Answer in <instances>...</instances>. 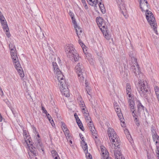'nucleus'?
<instances>
[{
	"label": "nucleus",
	"mask_w": 159,
	"mask_h": 159,
	"mask_svg": "<svg viewBox=\"0 0 159 159\" xmlns=\"http://www.w3.org/2000/svg\"><path fill=\"white\" fill-rule=\"evenodd\" d=\"M132 90L131 86L129 83H127L126 85V93L127 98L129 100V107L131 111L132 112V115L134 117H135V120H137L136 117H135L137 116L135 113V110H134V102L133 100V96L132 94ZM137 122L138 120H136Z\"/></svg>",
	"instance_id": "nucleus-1"
},
{
	"label": "nucleus",
	"mask_w": 159,
	"mask_h": 159,
	"mask_svg": "<svg viewBox=\"0 0 159 159\" xmlns=\"http://www.w3.org/2000/svg\"><path fill=\"white\" fill-rule=\"evenodd\" d=\"M10 53L13 62L14 64L15 67L18 72L19 75L21 77H23L24 76V74L18 61V59L17 55L16 50L15 46H13L12 48L10 49Z\"/></svg>",
	"instance_id": "nucleus-2"
},
{
	"label": "nucleus",
	"mask_w": 159,
	"mask_h": 159,
	"mask_svg": "<svg viewBox=\"0 0 159 159\" xmlns=\"http://www.w3.org/2000/svg\"><path fill=\"white\" fill-rule=\"evenodd\" d=\"M108 134L109 139L111 143L112 147L116 149H119L120 144L119 139L114 129L111 128H109L107 130Z\"/></svg>",
	"instance_id": "nucleus-3"
},
{
	"label": "nucleus",
	"mask_w": 159,
	"mask_h": 159,
	"mask_svg": "<svg viewBox=\"0 0 159 159\" xmlns=\"http://www.w3.org/2000/svg\"><path fill=\"white\" fill-rule=\"evenodd\" d=\"M65 52L67 56L71 59H74L75 61L79 60V55L76 53V51L72 44H67L65 47Z\"/></svg>",
	"instance_id": "nucleus-4"
},
{
	"label": "nucleus",
	"mask_w": 159,
	"mask_h": 159,
	"mask_svg": "<svg viewBox=\"0 0 159 159\" xmlns=\"http://www.w3.org/2000/svg\"><path fill=\"white\" fill-rule=\"evenodd\" d=\"M137 89L141 96L146 98L147 96V93L149 90V88L146 80H140L138 84Z\"/></svg>",
	"instance_id": "nucleus-5"
},
{
	"label": "nucleus",
	"mask_w": 159,
	"mask_h": 159,
	"mask_svg": "<svg viewBox=\"0 0 159 159\" xmlns=\"http://www.w3.org/2000/svg\"><path fill=\"white\" fill-rule=\"evenodd\" d=\"M23 135L25 139V141L27 145L29 151H30V152L28 153L30 156V157L32 155L36 156L37 154V152L36 148L33 146L32 144L30 143V141L29 139V137L28 136V134L27 133L26 130L23 131Z\"/></svg>",
	"instance_id": "nucleus-6"
},
{
	"label": "nucleus",
	"mask_w": 159,
	"mask_h": 159,
	"mask_svg": "<svg viewBox=\"0 0 159 159\" xmlns=\"http://www.w3.org/2000/svg\"><path fill=\"white\" fill-rule=\"evenodd\" d=\"M97 23L102 32L104 36L107 39L110 38V35L108 33V30L107 26L105 25L103 20L101 17H97Z\"/></svg>",
	"instance_id": "nucleus-7"
},
{
	"label": "nucleus",
	"mask_w": 159,
	"mask_h": 159,
	"mask_svg": "<svg viewBox=\"0 0 159 159\" xmlns=\"http://www.w3.org/2000/svg\"><path fill=\"white\" fill-rule=\"evenodd\" d=\"M148 6L147 7V9H144L143 11H146V19L151 25L152 28H153L156 34H157V31L156 29V26L157 25L155 22V19L152 13L150 11L148 10ZM144 10V9H143Z\"/></svg>",
	"instance_id": "nucleus-8"
},
{
	"label": "nucleus",
	"mask_w": 159,
	"mask_h": 159,
	"mask_svg": "<svg viewBox=\"0 0 159 159\" xmlns=\"http://www.w3.org/2000/svg\"><path fill=\"white\" fill-rule=\"evenodd\" d=\"M75 70L78 74L79 80L81 82L84 81L86 76L84 72V67L81 63H78L75 67Z\"/></svg>",
	"instance_id": "nucleus-9"
},
{
	"label": "nucleus",
	"mask_w": 159,
	"mask_h": 159,
	"mask_svg": "<svg viewBox=\"0 0 159 159\" xmlns=\"http://www.w3.org/2000/svg\"><path fill=\"white\" fill-rule=\"evenodd\" d=\"M59 82L61 91L63 95L66 97L70 96L69 91L66 83L65 80L63 79L58 81Z\"/></svg>",
	"instance_id": "nucleus-10"
},
{
	"label": "nucleus",
	"mask_w": 159,
	"mask_h": 159,
	"mask_svg": "<svg viewBox=\"0 0 159 159\" xmlns=\"http://www.w3.org/2000/svg\"><path fill=\"white\" fill-rule=\"evenodd\" d=\"M52 65L56 75V77L57 79L58 80H61L63 79V75L58 68L57 63L55 62H53Z\"/></svg>",
	"instance_id": "nucleus-11"
},
{
	"label": "nucleus",
	"mask_w": 159,
	"mask_h": 159,
	"mask_svg": "<svg viewBox=\"0 0 159 159\" xmlns=\"http://www.w3.org/2000/svg\"><path fill=\"white\" fill-rule=\"evenodd\" d=\"M151 132L153 141L155 142V144L157 148V147L159 146V136L157 135L153 126L151 127Z\"/></svg>",
	"instance_id": "nucleus-12"
},
{
	"label": "nucleus",
	"mask_w": 159,
	"mask_h": 159,
	"mask_svg": "<svg viewBox=\"0 0 159 159\" xmlns=\"http://www.w3.org/2000/svg\"><path fill=\"white\" fill-rule=\"evenodd\" d=\"M131 68L132 71L134 73L135 75H139L140 73V71L137 63V59H134V62Z\"/></svg>",
	"instance_id": "nucleus-13"
},
{
	"label": "nucleus",
	"mask_w": 159,
	"mask_h": 159,
	"mask_svg": "<svg viewBox=\"0 0 159 159\" xmlns=\"http://www.w3.org/2000/svg\"><path fill=\"white\" fill-rule=\"evenodd\" d=\"M116 1L119 5V8H120V13L124 16L125 17L127 18L126 10L122 0H116Z\"/></svg>",
	"instance_id": "nucleus-14"
},
{
	"label": "nucleus",
	"mask_w": 159,
	"mask_h": 159,
	"mask_svg": "<svg viewBox=\"0 0 159 159\" xmlns=\"http://www.w3.org/2000/svg\"><path fill=\"white\" fill-rule=\"evenodd\" d=\"M88 123V125L90 130L91 131L93 135V138L94 139H97V134L96 133V131L95 129L94 126L93 125L92 121H89Z\"/></svg>",
	"instance_id": "nucleus-15"
},
{
	"label": "nucleus",
	"mask_w": 159,
	"mask_h": 159,
	"mask_svg": "<svg viewBox=\"0 0 159 159\" xmlns=\"http://www.w3.org/2000/svg\"><path fill=\"white\" fill-rule=\"evenodd\" d=\"M37 148L39 150H41L44 153V146L42 144L41 140L39 139H37L35 143Z\"/></svg>",
	"instance_id": "nucleus-16"
},
{
	"label": "nucleus",
	"mask_w": 159,
	"mask_h": 159,
	"mask_svg": "<svg viewBox=\"0 0 159 159\" xmlns=\"http://www.w3.org/2000/svg\"><path fill=\"white\" fill-rule=\"evenodd\" d=\"M139 2L140 7L142 11L146 9L148 6V2L146 0H138Z\"/></svg>",
	"instance_id": "nucleus-17"
},
{
	"label": "nucleus",
	"mask_w": 159,
	"mask_h": 159,
	"mask_svg": "<svg viewBox=\"0 0 159 159\" xmlns=\"http://www.w3.org/2000/svg\"><path fill=\"white\" fill-rule=\"evenodd\" d=\"M115 159H125L119 149L114 150Z\"/></svg>",
	"instance_id": "nucleus-18"
},
{
	"label": "nucleus",
	"mask_w": 159,
	"mask_h": 159,
	"mask_svg": "<svg viewBox=\"0 0 159 159\" xmlns=\"http://www.w3.org/2000/svg\"><path fill=\"white\" fill-rule=\"evenodd\" d=\"M101 151L103 159L105 157H109V153L105 147L103 146L101 147Z\"/></svg>",
	"instance_id": "nucleus-19"
},
{
	"label": "nucleus",
	"mask_w": 159,
	"mask_h": 159,
	"mask_svg": "<svg viewBox=\"0 0 159 159\" xmlns=\"http://www.w3.org/2000/svg\"><path fill=\"white\" fill-rule=\"evenodd\" d=\"M74 116L76 120L78 125L82 130H83L84 129V128L82 125L81 121L76 113H75L74 114Z\"/></svg>",
	"instance_id": "nucleus-20"
},
{
	"label": "nucleus",
	"mask_w": 159,
	"mask_h": 159,
	"mask_svg": "<svg viewBox=\"0 0 159 159\" xmlns=\"http://www.w3.org/2000/svg\"><path fill=\"white\" fill-rule=\"evenodd\" d=\"M116 111L117 113L118 116L120 121L124 122V118H123V115L121 112L120 110L118 107L116 109Z\"/></svg>",
	"instance_id": "nucleus-21"
},
{
	"label": "nucleus",
	"mask_w": 159,
	"mask_h": 159,
	"mask_svg": "<svg viewBox=\"0 0 159 159\" xmlns=\"http://www.w3.org/2000/svg\"><path fill=\"white\" fill-rule=\"evenodd\" d=\"M144 107L142 105V104L139 103L138 105V114L139 115L141 113H143L144 112Z\"/></svg>",
	"instance_id": "nucleus-22"
},
{
	"label": "nucleus",
	"mask_w": 159,
	"mask_h": 159,
	"mask_svg": "<svg viewBox=\"0 0 159 159\" xmlns=\"http://www.w3.org/2000/svg\"><path fill=\"white\" fill-rule=\"evenodd\" d=\"M80 135L82 140V141L81 142V143L82 148L84 150L86 151V149H87V145L84 141V138L83 137H82L80 134Z\"/></svg>",
	"instance_id": "nucleus-23"
},
{
	"label": "nucleus",
	"mask_w": 159,
	"mask_h": 159,
	"mask_svg": "<svg viewBox=\"0 0 159 159\" xmlns=\"http://www.w3.org/2000/svg\"><path fill=\"white\" fill-rule=\"evenodd\" d=\"M51 153L52 156L54 159H60L58 153L55 150H52L51 151Z\"/></svg>",
	"instance_id": "nucleus-24"
},
{
	"label": "nucleus",
	"mask_w": 159,
	"mask_h": 159,
	"mask_svg": "<svg viewBox=\"0 0 159 159\" xmlns=\"http://www.w3.org/2000/svg\"><path fill=\"white\" fill-rule=\"evenodd\" d=\"M78 102L81 108L84 107L85 105L84 103L80 97H79L78 99Z\"/></svg>",
	"instance_id": "nucleus-25"
},
{
	"label": "nucleus",
	"mask_w": 159,
	"mask_h": 159,
	"mask_svg": "<svg viewBox=\"0 0 159 159\" xmlns=\"http://www.w3.org/2000/svg\"><path fill=\"white\" fill-rule=\"evenodd\" d=\"M75 29V30L76 32V34L78 37L79 38H80V34L82 32V30H81L78 25H77V27H74Z\"/></svg>",
	"instance_id": "nucleus-26"
},
{
	"label": "nucleus",
	"mask_w": 159,
	"mask_h": 159,
	"mask_svg": "<svg viewBox=\"0 0 159 159\" xmlns=\"http://www.w3.org/2000/svg\"><path fill=\"white\" fill-rule=\"evenodd\" d=\"M1 23L2 26V28L3 29V30L5 31L9 30V29L6 21L2 22Z\"/></svg>",
	"instance_id": "nucleus-27"
},
{
	"label": "nucleus",
	"mask_w": 159,
	"mask_h": 159,
	"mask_svg": "<svg viewBox=\"0 0 159 159\" xmlns=\"http://www.w3.org/2000/svg\"><path fill=\"white\" fill-rule=\"evenodd\" d=\"M129 55L131 57V62L133 63L134 62V59H137L135 57V54L132 51L130 52L129 53Z\"/></svg>",
	"instance_id": "nucleus-28"
},
{
	"label": "nucleus",
	"mask_w": 159,
	"mask_h": 159,
	"mask_svg": "<svg viewBox=\"0 0 159 159\" xmlns=\"http://www.w3.org/2000/svg\"><path fill=\"white\" fill-rule=\"evenodd\" d=\"M87 159H92V157L91 155L88 152V148L86 149V151L84 150Z\"/></svg>",
	"instance_id": "nucleus-29"
},
{
	"label": "nucleus",
	"mask_w": 159,
	"mask_h": 159,
	"mask_svg": "<svg viewBox=\"0 0 159 159\" xmlns=\"http://www.w3.org/2000/svg\"><path fill=\"white\" fill-rule=\"evenodd\" d=\"M81 110L84 116H86L89 113L88 110H87L86 107L82 108Z\"/></svg>",
	"instance_id": "nucleus-30"
},
{
	"label": "nucleus",
	"mask_w": 159,
	"mask_h": 159,
	"mask_svg": "<svg viewBox=\"0 0 159 159\" xmlns=\"http://www.w3.org/2000/svg\"><path fill=\"white\" fill-rule=\"evenodd\" d=\"M155 90L157 98H159V87L156 86L155 87Z\"/></svg>",
	"instance_id": "nucleus-31"
},
{
	"label": "nucleus",
	"mask_w": 159,
	"mask_h": 159,
	"mask_svg": "<svg viewBox=\"0 0 159 159\" xmlns=\"http://www.w3.org/2000/svg\"><path fill=\"white\" fill-rule=\"evenodd\" d=\"M61 128L62 129V130H63V132L65 131L66 130H66L68 129L67 128L66 126L65 123H64V122H61Z\"/></svg>",
	"instance_id": "nucleus-32"
},
{
	"label": "nucleus",
	"mask_w": 159,
	"mask_h": 159,
	"mask_svg": "<svg viewBox=\"0 0 159 159\" xmlns=\"http://www.w3.org/2000/svg\"><path fill=\"white\" fill-rule=\"evenodd\" d=\"M85 119L86 120L87 122H89V121H91L92 120L91 117L89 116V113L86 116H84Z\"/></svg>",
	"instance_id": "nucleus-33"
},
{
	"label": "nucleus",
	"mask_w": 159,
	"mask_h": 159,
	"mask_svg": "<svg viewBox=\"0 0 159 159\" xmlns=\"http://www.w3.org/2000/svg\"><path fill=\"white\" fill-rule=\"evenodd\" d=\"M99 7L101 9V11L103 12H105V9L104 5L103 4H102L100 2L99 3Z\"/></svg>",
	"instance_id": "nucleus-34"
},
{
	"label": "nucleus",
	"mask_w": 159,
	"mask_h": 159,
	"mask_svg": "<svg viewBox=\"0 0 159 159\" xmlns=\"http://www.w3.org/2000/svg\"><path fill=\"white\" fill-rule=\"evenodd\" d=\"M0 20L1 22L6 21L2 13L0 11Z\"/></svg>",
	"instance_id": "nucleus-35"
},
{
	"label": "nucleus",
	"mask_w": 159,
	"mask_h": 159,
	"mask_svg": "<svg viewBox=\"0 0 159 159\" xmlns=\"http://www.w3.org/2000/svg\"><path fill=\"white\" fill-rule=\"evenodd\" d=\"M71 18L72 20V22L74 25V27H77V23L75 21V18H74V17H72Z\"/></svg>",
	"instance_id": "nucleus-36"
},
{
	"label": "nucleus",
	"mask_w": 159,
	"mask_h": 159,
	"mask_svg": "<svg viewBox=\"0 0 159 159\" xmlns=\"http://www.w3.org/2000/svg\"><path fill=\"white\" fill-rule=\"evenodd\" d=\"M63 132H64V134H65L66 137V138H67V137H68V138H69V137H70V136H69V130L67 129L66 131V130L65 131H64Z\"/></svg>",
	"instance_id": "nucleus-37"
},
{
	"label": "nucleus",
	"mask_w": 159,
	"mask_h": 159,
	"mask_svg": "<svg viewBox=\"0 0 159 159\" xmlns=\"http://www.w3.org/2000/svg\"><path fill=\"white\" fill-rule=\"evenodd\" d=\"M79 44L81 46L82 48H85V46L84 45V43L82 42L81 40L79 39Z\"/></svg>",
	"instance_id": "nucleus-38"
},
{
	"label": "nucleus",
	"mask_w": 159,
	"mask_h": 159,
	"mask_svg": "<svg viewBox=\"0 0 159 159\" xmlns=\"http://www.w3.org/2000/svg\"><path fill=\"white\" fill-rule=\"evenodd\" d=\"M86 89L87 91V92L88 94L89 95H91V94L90 93L91 92V89L90 87H89L87 88H86Z\"/></svg>",
	"instance_id": "nucleus-39"
},
{
	"label": "nucleus",
	"mask_w": 159,
	"mask_h": 159,
	"mask_svg": "<svg viewBox=\"0 0 159 159\" xmlns=\"http://www.w3.org/2000/svg\"><path fill=\"white\" fill-rule=\"evenodd\" d=\"M125 133L126 134L127 136V137H131L130 134L129 133V131L128 129H126L125 130Z\"/></svg>",
	"instance_id": "nucleus-40"
},
{
	"label": "nucleus",
	"mask_w": 159,
	"mask_h": 159,
	"mask_svg": "<svg viewBox=\"0 0 159 159\" xmlns=\"http://www.w3.org/2000/svg\"><path fill=\"white\" fill-rule=\"evenodd\" d=\"M42 110L43 111V113H45V114H46V115H47V114H48L47 111L45 110V108H44V107H42Z\"/></svg>",
	"instance_id": "nucleus-41"
},
{
	"label": "nucleus",
	"mask_w": 159,
	"mask_h": 159,
	"mask_svg": "<svg viewBox=\"0 0 159 159\" xmlns=\"http://www.w3.org/2000/svg\"><path fill=\"white\" fill-rule=\"evenodd\" d=\"M82 49H83L84 52L85 54V55L86 56V57H87V55H88V56H89V54L87 52V50H85L84 48H82Z\"/></svg>",
	"instance_id": "nucleus-42"
},
{
	"label": "nucleus",
	"mask_w": 159,
	"mask_h": 159,
	"mask_svg": "<svg viewBox=\"0 0 159 159\" xmlns=\"http://www.w3.org/2000/svg\"><path fill=\"white\" fill-rule=\"evenodd\" d=\"M157 157L158 159H159V146L157 147Z\"/></svg>",
	"instance_id": "nucleus-43"
},
{
	"label": "nucleus",
	"mask_w": 159,
	"mask_h": 159,
	"mask_svg": "<svg viewBox=\"0 0 159 159\" xmlns=\"http://www.w3.org/2000/svg\"><path fill=\"white\" fill-rule=\"evenodd\" d=\"M85 87L86 88H88V87H90L89 86V82H88L87 81V80H85Z\"/></svg>",
	"instance_id": "nucleus-44"
},
{
	"label": "nucleus",
	"mask_w": 159,
	"mask_h": 159,
	"mask_svg": "<svg viewBox=\"0 0 159 159\" xmlns=\"http://www.w3.org/2000/svg\"><path fill=\"white\" fill-rule=\"evenodd\" d=\"M6 35L7 36L8 38L10 37L11 35L10 34V33H9L8 30H6Z\"/></svg>",
	"instance_id": "nucleus-45"
},
{
	"label": "nucleus",
	"mask_w": 159,
	"mask_h": 159,
	"mask_svg": "<svg viewBox=\"0 0 159 159\" xmlns=\"http://www.w3.org/2000/svg\"><path fill=\"white\" fill-rule=\"evenodd\" d=\"M46 115L47 116V118L49 121H50L52 119L50 115L48 113Z\"/></svg>",
	"instance_id": "nucleus-46"
},
{
	"label": "nucleus",
	"mask_w": 159,
	"mask_h": 159,
	"mask_svg": "<svg viewBox=\"0 0 159 159\" xmlns=\"http://www.w3.org/2000/svg\"><path fill=\"white\" fill-rule=\"evenodd\" d=\"M69 15L71 17V18L74 17V13L70 11L69 12Z\"/></svg>",
	"instance_id": "nucleus-47"
},
{
	"label": "nucleus",
	"mask_w": 159,
	"mask_h": 159,
	"mask_svg": "<svg viewBox=\"0 0 159 159\" xmlns=\"http://www.w3.org/2000/svg\"><path fill=\"white\" fill-rule=\"evenodd\" d=\"M33 132L34 133H36V134L38 133V132L36 130V128L34 127L33 126Z\"/></svg>",
	"instance_id": "nucleus-48"
},
{
	"label": "nucleus",
	"mask_w": 159,
	"mask_h": 159,
	"mask_svg": "<svg viewBox=\"0 0 159 159\" xmlns=\"http://www.w3.org/2000/svg\"><path fill=\"white\" fill-rule=\"evenodd\" d=\"M50 123H51L52 126H53L55 125L54 122L52 119L50 121H49Z\"/></svg>",
	"instance_id": "nucleus-49"
},
{
	"label": "nucleus",
	"mask_w": 159,
	"mask_h": 159,
	"mask_svg": "<svg viewBox=\"0 0 159 159\" xmlns=\"http://www.w3.org/2000/svg\"><path fill=\"white\" fill-rule=\"evenodd\" d=\"M14 46H13V45L11 43L9 44V47L11 49V48H13Z\"/></svg>",
	"instance_id": "nucleus-50"
},
{
	"label": "nucleus",
	"mask_w": 159,
	"mask_h": 159,
	"mask_svg": "<svg viewBox=\"0 0 159 159\" xmlns=\"http://www.w3.org/2000/svg\"><path fill=\"white\" fill-rule=\"evenodd\" d=\"M121 122H122V124H121V126L122 127H125V122H123H123H121Z\"/></svg>",
	"instance_id": "nucleus-51"
},
{
	"label": "nucleus",
	"mask_w": 159,
	"mask_h": 159,
	"mask_svg": "<svg viewBox=\"0 0 159 159\" xmlns=\"http://www.w3.org/2000/svg\"><path fill=\"white\" fill-rule=\"evenodd\" d=\"M2 117L1 116V114H0V122L2 121Z\"/></svg>",
	"instance_id": "nucleus-52"
},
{
	"label": "nucleus",
	"mask_w": 159,
	"mask_h": 159,
	"mask_svg": "<svg viewBox=\"0 0 159 159\" xmlns=\"http://www.w3.org/2000/svg\"><path fill=\"white\" fill-rule=\"evenodd\" d=\"M81 0L82 1V2L83 3V4L85 3V0Z\"/></svg>",
	"instance_id": "nucleus-53"
},
{
	"label": "nucleus",
	"mask_w": 159,
	"mask_h": 159,
	"mask_svg": "<svg viewBox=\"0 0 159 159\" xmlns=\"http://www.w3.org/2000/svg\"><path fill=\"white\" fill-rule=\"evenodd\" d=\"M103 159H111V158H110L109 157H105Z\"/></svg>",
	"instance_id": "nucleus-54"
},
{
	"label": "nucleus",
	"mask_w": 159,
	"mask_h": 159,
	"mask_svg": "<svg viewBox=\"0 0 159 159\" xmlns=\"http://www.w3.org/2000/svg\"><path fill=\"white\" fill-rule=\"evenodd\" d=\"M0 91H1V92H2V95H1V96H2V95H3V91H2V89H0Z\"/></svg>",
	"instance_id": "nucleus-55"
},
{
	"label": "nucleus",
	"mask_w": 159,
	"mask_h": 159,
	"mask_svg": "<svg viewBox=\"0 0 159 159\" xmlns=\"http://www.w3.org/2000/svg\"><path fill=\"white\" fill-rule=\"evenodd\" d=\"M36 134H37V136L38 137V138H39L40 136H39V134H38V133Z\"/></svg>",
	"instance_id": "nucleus-56"
},
{
	"label": "nucleus",
	"mask_w": 159,
	"mask_h": 159,
	"mask_svg": "<svg viewBox=\"0 0 159 159\" xmlns=\"http://www.w3.org/2000/svg\"><path fill=\"white\" fill-rule=\"evenodd\" d=\"M69 142L70 143V144H72V141L71 140H70V141Z\"/></svg>",
	"instance_id": "nucleus-57"
},
{
	"label": "nucleus",
	"mask_w": 159,
	"mask_h": 159,
	"mask_svg": "<svg viewBox=\"0 0 159 159\" xmlns=\"http://www.w3.org/2000/svg\"><path fill=\"white\" fill-rule=\"evenodd\" d=\"M137 124H137V126H139V123H138Z\"/></svg>",
	"instance_id": "nucleus-58"
},
{
	"label": "nucleus",
	"mask_w": 159,
	"mask_h": 159,
	"mask_svg": "<svg viewBox=\"0 0 159 159\" xmlns=\"http://www.w3.org/2000/svg\"><path fill=\"white\" fill-rule=\"evenodd\" d=\"M126 76H127V75H128V74L127 73L126 74Z\"/></svg>",
	"instance_id": "nucleus-59"
},
{
	"label": "nucleus",
	"mask_w": 159,
	"mask_h": 159,
	"mask_svg": "<svg viewBox=\"0 0 159 159\" xmlns=\"http://www.w3.org/2000/svg\"><path fill=\"white\" fill-rule=\"evenodd\" d=\"M148 159H150V158H149V156H148Z\"/></svg>",
	"instance_id": "nucleus-60"
},
{
	"label": "nucleus",
	"mask_w": 159,
	"mask_h": 159,
	"mask_svg": "<svg viewBox=\"0 0 159 159\" xmlns=\"http://www.w3.org/2000/svg\"><path fill=\"white\" fill-rule=\"evenodd\" d=\"M131 141H132V140L130 139V142H131Z\"/></svg>",
	"instance_id": "nucleus-61"
},
{
	"label": "nucleus",
	"mask_w": 159,
	"mask_h": 159,
	"mask_svg": "<svg viewBox=\"0 0 159 159\" xmlns=\"http://www.w3.org/2000/svg\"><path fill=\"white\" fill-rule=\"evenodd\" d=\"M35 159H37V158H36V157H35Z\"/></svg>",
	"instance_id": "nucleus-62"
}]
</instances>
